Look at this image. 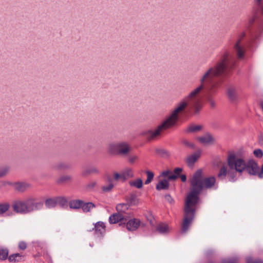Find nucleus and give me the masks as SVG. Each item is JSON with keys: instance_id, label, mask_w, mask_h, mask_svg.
Instances as JSON below:
<instances>
[{"instance_id": "51", "label": "nucleus", "mask_w": 263, "mask_h": 263, "mask_svg": "<svg viewBox=\"0 0 263 263\" xmlns=\"http://www.w3.org/2000/svg\"><path fill=\"white\" fill-rule=\"evenodd\" d=\"M14 184H15V182H12L8 181H5L2 182L3 186L11 185L14 187Z\"/></svg>"}, {"instance_id": "45", "label": "nucleus", "mask_w": 263, "mask_h": 263, "mask_svg": "<svg viewBox=\"0 0 263 263\" xmlns=\"http://www.w3.org/2000/svg\"><path fill=\"white\" fill-rule=\"evenodd\" d=\"M256 19V15L254 14L252 16L250 17L248 21V24L249 27L251 26L254 23L255 20Z\"/></svg>"}, {"instance_id": "26", "label": "nucleus", "mask_w": 263, "mask_h": 263, "mask_svg": "<svg viewBox=\"0 0 263 263\" xmlns=\"http://www.w3.org/2000/svg\"><path fill=\"white\" fill-rule=\"evenodd\" d=\"M202 129V126L200 125H190L186 129L187 133H195L199 132Z\"/></svg>"}, {"instance_id": "3", "label": "nucleus", "mask_w": 263, "mask_h": 263, "mask_svg": "<svg viewBox=\"0 0 263 263\" xmlns=\"http://www.w3.org/2000/svg\"><path fill=\"white\" fill-rule=\"evenodd\" d=\"M227 164L231 168H235V170L240 174L247 170L250 175L258 176L259 178H263V164L260 170L255 161L250 160L246 163L242 158L238 157L234 152L229 153Z\"/></svg>"}, {"instance_id": "47", "label": "nucleus", "mask_w": 263, "mask_h": 263, "mask_svg": "<svg viewBox=\"0 0 263 263\" xmlns=\"http://www.w3.org/2000/svg\"><path fill=\"white\" fill-rule=\"evenodd\" d=\"M222 263H238V258L227 259L222 260Z\"/></svg>"}, {"instance_id": "34", "label": "nucleus", "mask_w": 263, "mask_h": 263, "mask_svg": "<svg viewBox=\"0 0 263 263\" xmlns=\"http://www.w3.org/2000/svg\"><path fill=\"white\" fill-rule=\"evenodd\" d=\"M10 168L8 166H4L0 167V178L4 177L9 173Z\"/></svg>"}, {"instance_id": "23", "label": "nucleus", "mask_w": 263, "mask_h": 263, "mask_svg": "<svg viewBox=\"0 0 263 263\" xmlns=\"http://www.w3.org/2000/svg\"><path fill=\"white\" fill-rule=\"evenodd\" d=\"M45 204L47 208L52 209L55 208L57 205V200L55 198H49L46 199Z\"/></svg>"}, {"instance_id": "35", "label": "nucleus", "mask_w": 263, "mask_h": 263, "mask_svg": "<svg viewBox=\"0 0 263 263\" xmlns=\"http://www.w3.org/2000/svg\"><path fill=\"white\" fill-rule=\"evenodd\" d=\"M57 200V204L58 203L62 206L64 207L68 203V201L65 197H56Z\"/></svg>"}, {"instance_id": "48", "label": "nucleus", "mask_w": 263, "mask_h": 263, "mask_svg": "<svg viewBox=\"0 0 263 263\" xmlns=\"http://www.w3.org/2000/svg\"><path fill=\"white\" fill-rule=\"evenodd\" d=\"M182 143L184 144L185 146L191 148H194V144L192 143H191L190 141H187V140H182Z\"/></svg>"}, {"instance_id": "5", "label": "nucleus", "mask_w": 263, "mask_h": 263, "mask_svg": "<svg viewBox=\"0 0 263 263\" xmlns=\"http://www.w3.org/2000/svg\"><path fill=\"white\" fill-rule=\"evenodd\" d=\"M197 204V202H194V200L186 197L184 209V217L181 230H187L189 228L190 224L195 217Z\"/></svg>"}, {"instance_id": "52", "label": "nucleus", "mask_w": 263, "mask_h": 263, "mask_svg": "<svg viewBox=\"0 0 263 263\" xmlns=\"http://www.w3.org/2000/svg\"><path fill=\"white\" fill-rule=\"evenodd\" d=\"M137 159H138V156H137L136 155L132 156H130L129 158V162L130 163H133Z\"/></svg>"}, {"instance_id": "14", "label": "nucleus", "mask_w": 263, "mask_h": 263, "mask_svg": "<svg viewBox=\"0 0 263 263\" xmlns=\"http://www.w3.org/2000/svg\"><path fill=\"white\" fill-rule=\"evenodd\" d=\"M197 139L200 143L204 145L213 144L215 142L214 138L209 133H207L203 136L198 137Z\"/></svg>"}, {"instance_id": "36", "label": "nucleus", "mask_w": 263, "mask_h": 263, "mask_svg": "<svg viewBox=\"0 0 263 263\" xmlns=\"http://www.w3.org/2000/svg\"><path fill=\"white\" fill-rule=\"evenodd\" d=\"M146 175H147V179L145 181V184H148L151 182L152 180L153 179L154 174L149 171H147L146 172Z\"/></svg>"}, {"instance_id": "11", "label": "nucleus", "mask_w": 263, "mask_h": 263, "mask_svg": "<svg viewBox=\"0 0 263 263\" xmlns=\"http://www.w3.org/2000/svg\"><path fill=\"white\" fill-rule=\"evenodd\" d=\"M144 226V224L137 218L131 219L126 223V228L128 230H130L132 229L136 230L140 227L142 228Z\"/></svg>"}, {"instance_id": "9", "label": "nucleus", "mask_w": 263, "mask_h": 263, "mask_svg": "<svg viewBox=\"0 0 263 263\" xmlns=\"http://www.w3.org/2000/svg\"><path fill=\"white\" fill-rule=\"evenodd\" d=\"M245 34L244 32L241 33L234 45V49L238 59H241L244 56L245 49L243 46L241 45V41L242 38L245 36Z\"/></svg>"}, {"instance_id": "12", "label": "nucleus", "mask_w": 263, "mask_h": 263, "mask_svg": "<svg viewBox=\"0 0 263 263\" xmlns=\"http://www.w3.org/2000/svg\"><path fill=\"white\" fill-rule=\"evenodd\" d=\"M31 187V185L26 182H15L14 189L20 193L26 191Z\"/></svg>"}, {"instance_id": "43", "label": "nucleus", "mask_w": 263, "mask_h": 263, "mask_svg": "<svg viewBox=\"0 0 263 263\" xmlns=\"http://www.w3.org/2000/svg\"><path fill=\"white\" fill-rule=\"evenodd\" d=\"M247 263H263V261L259 259L248 257L247 259Z\"/></svg>"}, {"instance_id": "4", "label": "nucleus", "mask_w": 263, "mask_h": 263, "mask_svg": "<svg viewBox=\"0 0 263 263\" xmlns=\"http://www.w3.org/2000/svg\"><path fill=\"white\" fill-rule=\"evenodd\" d=\"M216 179L213 176L203 178L201 170L196 171L190 180V192L187 197L198 203L199 195L203 189L212 188L215 184Z\"/></svg>"}, {"instance_id": "42", "label": "nucleus", "mask_w": 263, "mask_h": 263, "mask_svg": "<svg viewBox=\"0 0 263 263\" xmlns=\"http://www.w3.org/2000/svg\"><path fill=\"white\" fill-rule=\"evenodd\" d=\"M145 217L147 221H149V223L151 225L154 224V218L152 214L150 213H148L145 215Z\"/></svg>"}, {"instance_id": "40", "label": "nucleus", "mask_w": 263, "mask_h": 263, "mask_svg": "<svg viewBox=\"0 0 263 263\" xmlns=\"http://www.w3.org/2000/svg\"><path fill=\"white\" fill-rule=\"evenodd\" d=\"M263 0H254L255 4L260 8V12L263 15Z\"/></svg>"}, {"instance_id": "50", "label": "nucleus", "mask_w": 263, "mask_h": 263, "mask_svg": "<svg viewBox=\"0 0 263 263\" xmlns=\"http://www.w3.org/2000/svg\"><path fill=\"white\" fill-rule=\"evenodd\" d=\"M165 198L170 203L172 204L174 203V200L170 195H166Z\"/></svg>"}, {"instance_id": "16", "label": "nucleus", "mask_w": 263, "mask_h": 263, "mask_svg": "<svg viewBox=\"0 0 263 263\" xmlns=\"http://www.w3.org/2000/svg\"><path fill=\"white\" fill-rule=\"evenodd\" d=\"M200 156V152H198L187 157L185 159V162L190 167H192L195 162Z\"/></svg>"}, {"instance_id": "6", "label": "nucleus", "mask_w": 263, "mask_h": 263, "mask_svg": "<svg viewBox=\"0 0 263 263\" xmlns=\"http://www.w3.org/2000/svg\"><path fill=\"white\" fill-rule=\"evenodd\" d=\"M132 150L130 144L126 141L110 143L107 146V152L111 155L126 157Z\"/></svg>"}, {"instance_id": "30", "label": "nucleus", "mask_w": 263, "mask_h": 263, "mask_svg": "<svg viewBox=\"0 0 263 263\" xmlns=\"http://www.w3.org/2000/svg\"><path fill=\"white\" fill-rule=\"evenodd\" d=\"M22 256L19 253L12 254L8 257L10 262H19L22 261Z\"/></svg>"}, {"instance_id": "33", "label": "nucleus", "mask_w": 263, "mask_h": 263, "mask_svg": "<svg viewBox=\"0 0 263 263\" xmlns=\"http://www.w3.org/2000/svg\"><path fill=\"white\" fill-rule=\"evenodd\" d=\"M156 152L163 157H168L170 156V153L165 149L157 148L156 149Z\"/></svg>"}, {"instance_id": "2", "label": "nucleus", "mask_w": 263, "mask_h": 263, "mask_svg": "<svg viewBox=\"0 0 263 263\" xmlns=\"http://www.w3.org/2000/svg\"><path fill=\"white\" fill-rule=\"evenodd\" d=\"M235 58L229 52L225 51L220 57L216 64L205 70L201 75L202 77L206 72H210L211 85L214 88V91L210 89L204 88L202 91L205 90L207 92L206 100L211 107L214 108L216 106L215 101L213 96L215 95L222 83L221 79H216L217 77L222 74L228 72L233 68L235 65Z\"/></svg>"}, {"instance_id": "53", "label": "nucleus", "mask_w": 263, "mask_h": 263, "mask_svg": "<svg viewBox=\"0 0 263 263\" xmlns=\"http://www.w3.org/2000/svg\"><path fill=\"white\" fill-rule=\"evenodd\" d=\"M120 178L122 179V173L121 174H120L118 173H116L114 174V179L115 180H117Z\"/></svg>"}, {"instance_id": "44", "label": "nucleus", "mask_w": 263, "mask_h": 263, "mask_svg": "<svg viewBox=\"0 0 263 263\" xmlns=\"http://www.w3.org/2000/svg\"><path fill=\"white\" fill-rule=\"evenodd\" d=\"M18 248L21 250H25L27 247V243L24 241H21L18 243Z\"/></svg>"}, {"instance_id": "8", "label": "nucleus", "mask_w": 263, "mask_h": 263, "mask_svg": "<svg viewBox=\"0 0 263 263\" xmlns=\"http://www.w3.org/2000/svg\"><path fill=\"white\" fill-rule=\"evenodd\" d=\"M24 200L27 214L40 210L43 205L42 201H37L36 198L32 196L28 197Z\"/></svg>"}, {"instance_id": "19", "label": "nucleus", "mask_w": 263, "mask_h": 263, "mask_svg": "<svg viewBox=\"0 0 263 263\" xmlns=\"http://www.w3.org/2000/svg\"><path fill=\"white\" fill-rule=\"evenodd\" d=\"M100 173L99 170L95 166H91L83 171L82 175L86 177L91 174H98Z\"/></svg>"}, {"instance_id": "38", "label": "nucleus", "mask_w": 263, "mask_h": 263, "mask_svg": "<svg viewBox=\"0 0 263 263\" xmlns=\"http://www.w3.org/2000/svg\"><path fill=\"white\" fill-rule=\"evenodd\" d=\"M170 227L168 225L165 223H160L157 225L156 230H168Z\"/></svg>"}, {"instance_id": "56", "label": "nucleus", "mask_w": 263, "mask_h": 263, "mask_svg": "<svg viewBox=\"0 0 263 263\" xmlns=\"http://www.w3.org/2000/svg\"><path fill=\"white\" fill-rule=\"evenodd\" d=\"M158 232H160V233H162V234L165 233L166 232H167V231H158Z\"/></svg>"}, {"instance_id": "31", "label": "nucleus", "mask_w": 263, "mask_h": 263, "mask_svg": "<svg viewBox=\"0 0 263 263\" xmlns=\"http://www.w3.org/2000/svg\"><path fill=\"white\" fill-rule=\"evenodd\" d=\"M228 96L229 98L232 100L234 101L236 99V90L233 87H230L228 89Z\"/></svg>"}, {"instance_id": "7", "label": "nucleus", "mask_w": 263, "mask_h": 263, "mask_svg": "<svg viewBox=\"0 0 263 263\" xmlns=\"http://www.w3.org/2000/svg\"><path fill=\"white\" fill-rule=\"evenodd\" d=\"M229 169L228 170L227 166L223 165L219 170L217 177L219 179H224L227 176L230 182H235L237 180L236 174L238 173L235 170V168H232L229 166Z\"/></svg>"}, {"instance_id": "15", "label": "nucleus", "mask_w": 263, "mask_h": 263, "mask_svg": "<svg viewBox=\"0 0 263 263\" xmlns=\"http://www.w3.org/2000/svg\"><path fill=\"white\" fill-rule=\"evenodd\" d=\"M124 220H126V218L123 214L118 212L111 215L109 218V222L110 224H115Z\"/></svg>"}, {"instance_id": "1", "label": "nucleus", "mask_w": 263, "mask_h": 263, "mask_svg": "<svg viewBox=\"0 0 263 263\" xmlns=\"http://www.w3.org/2000/svg\"><path fill=\"white\" fill-rule=\"evenodd\" d=\"M209 74V72H206L202 77L199 78V85L193 90L185 99L177 104L176 108L170 116L159 125L155 131H145L143 132L142 135L148 140L155 139L163 131L175 125L178 120L179 114L183 112L187 106L189 110H192L195 115L198 114L202 107V97L200 95L202 89L206 88L214 91V88L211 84Z\"/></svg>"}, {"instance_id": "39", "label": "nucleus", "mask_w": 263, "mask_h": 263, "mask_svg": "<svg viewBox=\"0 0 263 263\" xmlns=\"http://www.w3.org/2000/svg\"><path fill=\"white\" fill-rule=\"evenodd\" d=\"M8 255V250L7 249H2L0 250V259L5 260L7 258Z\"/></svg>"}, {"instance_id": "27", "label": "nucleus", "mask_w": 263, "mask_h": 263, "mask_svg": "<svg viewBox=\"0 0 263 263\" xmlns=\"http://www.w3.org/2000/svg\"><path fill=\"white\" fill-rule=\"evenodd\" d=\"M128 204L130 206L132 205H137L139 202V199L137 197L136 194H131L127 199Z\"/></svg>"}, {"instance_id": "22", "label": "nucleus", "mask_w": 263, "mask_h": 263, "mask_svg": "<svg viewBox=\"0 0 263 263\" xmlns=\"http://www.w3.org/2000/svg\"><path fill=\"white\" fill-rule=\"evenodd\" d=\"M83 200H72L69 202V206L70 209L78 210L81 209Z\"/></svg>"}, {"instance_id": "37", "label": "nucleus", "mask_w": 263, "mask_h": 263, "mask_svg": "<svg viewBox=\"0 0 263 263\" xmlns=\"http://www.w3.org/2000/svg\"><path fill=\"white\" fill-rule=\"evenodd\" d=\"M106 226L105 223L102 221H98L95 224V227L93 230H101L102 229H105Z\"/></svg>"}, {"instance_id": "25", "label": "nucleus", "mask_w": 263, "mask_h": 263, "mask_svg": "<svg viewBox=\"0 0 263 263\" xmlns=\"http://www.w3.org/2000/svg\"><path fill=\"white\" fill-rule=\"evenodd\" d=\"M130 205L128 203H119L116 206V210L119 213L123 214L128 210Z\"/></svg>"}, {"instance_id": "24", "label": "nucleus", "mask_w": 263, "mask_h": 263, "mask_svg": "<svg viewBox=\"0 0 263 263\" xmlns=\"http://www.w3.org/2000/svg\"><path fill=\"white\" fill-rule=\"evenodd\" d=\"M182 171V169L180 167H176L174 169L172 174L168 176V180H175L179 176L181 172Z\"/></svg>"}, {"instance_id": "18", "label": "nucleus", "mask_w": 263, "mask_h": 263, "mask_svg": "<svg viewBox=\"0 0 263 263\" xmlns=\"http://www.w3.org/2000/svg\"><path fill=\"white\" fill-rule=\"evenodd\" d=\"M169 180L166 179L160 180L156 185V189L158 190H166L169 189Z\"/></svg>"}, {"instance_id": "10", "label": "nucleus", "mask_w": 263, "mask_h": 263, "mask_svg": "<svg viewBox=\"0 0 263 263\" xmlns=\"http://www.w3.org/2000/svg\"><path fill=\"white\" fill-rule=\"evenodd\" d=\"M12 207L14 212L21 214H26L27 211L26 209L25 200H15L13 202Z\"/></svg>"}, {"instance_id": "55", "label": "nucleus", "mask_w": 263, "mask_h": 263, "mask_svg": "<svg viewBox=\"0 0 263 263\" xmlns=\"http://www.w3.org/2000/svg\"><path fill=\"white\" fill-rule=\"evenodd\" d=\"M259 143L263 145V137H261L259 139Z\"/></svg>"}, {"instance_id": "57", "label": "nucleus", "mask_w": 263, "mask_h": 263, "mask_svg": "<svg viewBox=\"0 0 263 263\" xmlns=\"http://www.w3.org/2000/svg\"><path fill=\"white\" fill-rule=\"evenodd\" d=\"M207 263H215V262H214L213 261H209V262H207Z\"/></svg>"}, {"instance_id": "46", "label": "nucleus", "mask_w": 263, "mask_h": 263, "mask_svg": "<svg viewBox=\"0 0 263 263\" xmlns=\"http://www.w3.org/2000/svg\"><path fill=\"white\" fill-rule=\"evenodd\" d=\"M253 154L258 158H261L263 155L262 151L260 149H257L254 151Z\"/></svg>"}, {"instance_id": "49", "label": "nucleus", "mask_w": 263, "mask_h": 263, "mask_svg": "<svg viewBox=\"0 0 263 263\" xmlns=\"http://www.w3.org/2000/svg\"><path fill=\"white\" fill-rule=\"evenodd\" d=\"M171 174H172V172L169 170H166L162 172L161 174V176L165 177H167L168 178V176L170 175Z\"/></svg>"}, {"instance_id": "28", "label": "nucleus", "mask_w": 263, "mask_h": 263, "mask_svg": "<svg viewBox=\"0 0 263 263\" xmlns=\"http://www.w3.org/2000/svg\"><path fill=\"white\" fill-rule=\"evenodd\" d=\"M130 186L135 187L137 189H141L143 186V181L141 178H138L129 182Z\"/></svg>"}, {"instance_id": "17", "label": "nucleus", "mask_w": 263, "mask_h": 263, "mask_svg": "<svg viewBox=\"0 0 263 263\" xmlns=\"http://www.w3.org/2000/svg\"><path fill=\"white\" fill-rule=\"evenodd\" d=\"M53 168L58 171L67 170L70 168V165L64 161H59L53 165Z\"/></svg>"}, {"instance_id": "13", "label": "nucleus", "mask_w": 263, "mask_h": 263, "mask_svg": "<svg viewBox=\"0 0 263 263\" xmlns=\"http://www.w3.org/2000/svg\"><path fill=\"white\" fill-rule=\"evenodd\" d=\"M72 180V176L68 174H63L56 179L55 183L58 185H63L71 182Z\"/></svg>"}, {"instance_id": "32", "label": "nucleus", "mask_w": 263, "mask_h": 263, "mask_svg": "<svg viewBox=\"0 0 263 263\" xmlns=\"http://www.w3.org/2000/svg\"><path fill=\"white\" fill-rule=\"evenodd\" d=\"M10 208V204L8 202L0 203V215H3Z\"/></svg>"}, {"instance_id": "21", "label": "nucleus", "mask_w": 263, "mask_h": 263, "mask_svg": "<svg viewBox=\"0 0 263 263\" xmlns=\"http://www.w3.org/2000/svg\"><path fill=\"white\" fill-rule=\"evenodd\" d=\"M95 208H96V205L93 203L91 202H85L83 201L81 209L84 212H90Z\"/></svg>"}, {"instance_id": "29", "label": "nucleus", "mask_w": 263, "mask_h": 263, "mask_svg": "<svg viewBox=\"0 0 263 263\" xmlns=\"http://www.w3.org/2000/svg\"><path fill=\"white\" fill-rule=\"evenodd\" d=\"M133 172L130 168H126L122 173V180H125L128 178H131L133 177Z\"/></svg>"}, {"instance_id": "41", "label": "nucleus", "mask_w": 263, "mask_h": 263, "mask_svg": "<svg viewBox=\"0 0 263 263\" xmlns=\"http://www.w3.org/2000/svg\"><path fill=\"white\" fill-rule=\"evenodd\" d=\"M97 185V182L91 181L86 185V189L88 191H92Z\"/></svg>"}, {"instance_id": "20", "label": "nucleus", "mask_w": 263, "mask_h": 263, "mask_svg": "<svg viewBox=\"0 0 263 263\" xmlns=\"http://www.w3.org/2000/svg\"><path fill=\"white\" fill-rule=\"evenodd\" d=\"M106 179L108 184L106 185L102 186L101 188L103 192L104 193L110 192L114 186V185L112 182L113 179L109 176H107Z\"/></svg>"}, {"instance_id": "54", "label": "nucleus", "mask_w": 263, "mask_h": 263, "mask_svg": "<svg viewBox=\"0 0 263 263\" xmlns=\"http://www.w3.org/2000/svg\"><path fill=\"white\" fill-rule=\"evenodd\" d=\"M180 177L182 182H185L186 180V177L185 175H181Z\"/></svg>"}]
</instances>
